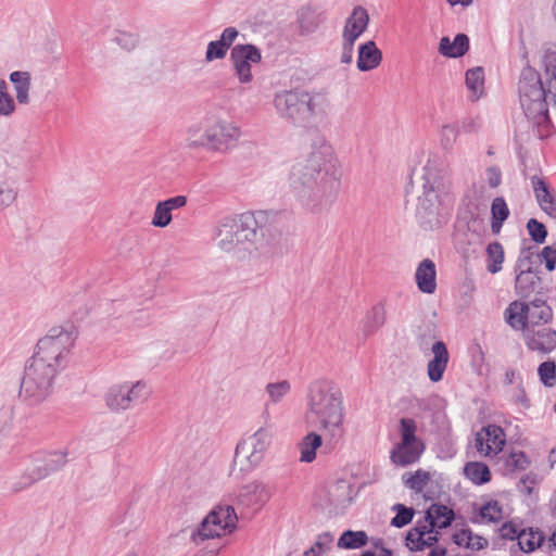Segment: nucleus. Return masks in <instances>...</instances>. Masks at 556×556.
<instances>
[{"label":"nucleus","instance_id":"1","mask_svg":"<svg viewBox=\"0 0 556 556\" xmlns=\"http://www.w3.org/2000/svg\"><path fill=\"white\" fill-rule=\"evenodd\" d=\"M332 156L331 146L323 142L290 169L291 193L306 212L319 214L328 210L337 197L339 182L328 174Z\"/></svg>","mask_w":556,"mask_h":556},{"label":"nucleus","instance_id":"2","mask_svg":"<svg viewBox=\"0 0 556 556\" xmlns=\"http://www.w3.org/2000/svg\"><path fill=\"white\" fill-rule=\"evenodd\" d=\"M421 180L416 217L425 230H432L445 224L451 214L454 202L451 181L441 164L432 159L422 167Z\"/></svg>","mask_w":556,"mask_h":556},{"label":"nucleus","instance_id":"3","mask_svg":"<svg viewBox=\"0 0 556 556\" xmlns=\"http://www.w3.org/2000/svg\"><path fill=\"white\" fill-rule=\"evenodd\" d=\"M76 339L74 327L54 326L37 341V402L50 395L55 377L68 363Z\"/></svg>","mask_w":556,"mask_h":556},{"label":"nucleus","instance_id":"4","mask_svg":"<svg viewBox=\"0 0 556 556\" xmlns=\"http://www.w3.org/2000/svg\"><path fill=\"white\" fill-rule=\"evenodd\" d=\"M307 417L319 430L331 438H342L345 433L343 395L340 389L328 379H316L307 388Z\"/></svg>","mask_w":556,"mask_h":556},{"label":"nucleus","instance_id":"5","mask_svg":"<svg viewBox=\"0 0 556 556\" xmlns=\"http://www.w3.org/2000/svg\"><path fill=\"white\" fill-rule=\"evenodd\" d=\"M519 98L526 116L541 124L548 119L546 91L540 75L531 67L523 68L519 80Z\"/></svg>","mask_w":556,"mask_h":556},{"label":"nucleus","instance_id":"6","mask_svg":"<svg viewBox=\"0 0 556 556\" xmlns=\"http://www.w3.org/2000/svg\"><path fill=\"white\" fill-rule=\"evenodd\" d=\"M238 516L230 504L215 506L201 523L192 530L190 540L199 545L206 540L220 538L237 528Z\"/></svg>","mask_w":556,"mask_h":556},{"label":"nucleus","instance_id":"7","mask_svg":"<svg viewBox=\"0 0 556 556\" xmlns=\"http://www.w3.org/2000/svg\"><path fill=\"white\" fill-rule=\"evenodd\" d=\"M273 441V432L267 427L258 428L254 433L243 437L235 451V464L240 470L250 472L261 465Z\"/></svg>","mask_w":556,"mask_h":556},{"label":"nucleus","instance_id":"8","mask_svg":"<svg viewBox=\"0 0 556 556\" xmlns=\"http://www.w3.org/2000/svg\"><path fill=\"white\" fill-rule=\"evenodd\" d=\"M150 393L148 384L142 380L123 381L109 387L103 400L111 412L122 413L137 404L144 403Z\"/></svg>","mask_w":556,"mask_h":556},{"label":"nucleus","instance_id":"9","mask_svg":"<svg viewBox=\"0 0 556 556\" xmlns=\"http://www.w3.org/2000/svg\"><path fill=\"white\" fill-rule=\"evenodd\" d=\"M506 320L516 330L546 325L553 316L552 308L542 300L530 303L513 302L506 308Z\"/></svg>","mask_w":556,"mask_h":556},{"label":"nucleus","instance_id":"10","mask_svg":"<svg viewBox=\"0 0 556 556\" xmlns=\"http://www.w3.org/2000/svg\"><path fill=\"white\" fill-rule=\"evenodd\" d=\"M417 424L412 418H402L400 420L401 441L391 451L390 458L397 466H408L419 460L426 446L425 443L416 437Z\"/></svg>","mask_w":556,"mask_h":556},{"label":"nucleus","instance_id":"11","mask_svg":"<svg viewBox=\"0 0 556 556\" xmlns=\"http://www.w3.org/2000/svg\"><path fill=\"white\" fill-rule=\"evenodd\" d=\"M262 61L261 50L251 43L236 45L230 51V62L233 73L241 84H249L253 80L252 64Z\"/></svg>","mask_w":556,"mask_h":556},{"label":"nucleus","instance_id":"12","mask_svg":"<svg viewBox=\"0 0 556 556\" xmlns=\"http://www.w3.org/2000/svg\"><path fill=\"white\" fill-rule=\"evenodd\" d=\"M210 152L227 153L233 149L240 137V128L232 122L216 119L210 123Z\"/></svg>","mask_w":556,"mask_h":556},{"label":"nucleus","instance_id":"13","mask_svg":"<svg viewBox=\"0 0 556 556\" xmlns=\"http://www.w3.org/2000/svg\"><path fill=\"white\" fill-rule=\"evenodd\" d=\"M303 90H282L275 94L274 106L277 113L292 124L303 125Z\"/></svg>","mask_w":556,"mask_h":556},{"label":"nucleus","instance_id":"14","mask_svg":"<svg viewBox=\"0 0 556 556\" xmlns=\"http://www.w3.org/2000/svg\"><path fill=\"white\" fill-rule=\"evenodd\" d=\"M506 444V434L502 427L489 424L482 427L475 435V447L480 456L492 457L503 451Z\"/></svg>","mask_w":556,"mask_h":556},{"label":"nucleus","instance_id":"15","mask_svg":"<svg viewBox=\"0 0 556 556\" xmlns=\"http://www.w3.org/2000/svg\"><path fill=\"white\" fill-rule=\"evenodd\" d=\"M527 348L542 354L551 353L556 348V330L547 325L523 329Z\"/></svg>","mask_w":556,"mask_h":556},{"label":"nucleus","instance_id":"16","mask_svg":"<svg viewBox=\"0 0 556 556\" xmlns=\"http://www.w3.org/2000/svg\"><path fill=\"white\" fill-rule=\"evenodd\" d=\"M274 486L262 481H252L243 485L237 494V503L245 507H262L274 495Z\"/></svg>","mask_w":556,"mask_h":556},{"label":"nucleus","instance_id":"17","mask_svg":"<svg viewBox=\"0 0 556 556\" xmlns=\"http://www.w3.org/2000/svg\"><path fill=\"white\" fill-rule=\"evenodd\" d=\"M303 125L324 121L330 111L331 104L324 92H308L303 90Z\"/></svg>","mask_w":556,"mask_h":556},{"label":"nucleus","instance_id":"18","mask_svg":"<svg viewBox=\"0 0 556 556\" xmlns=\"http://www.w3.org/2000/svg\"><path fill=\"white\" fill-rule=\"evenodd\" d=\"M213 239L225 252H232L240 248L233 215L220 218L213 231Z\"/></svg>","mask_w":556,"mask_h":556},{"label":"nucleus","instance_id":"19","mask_svg":"<svg viewBox=\"0 0 556 556\" xmlns=\"http://www.w3.org/2000/svg\"><path fill=\"white\" fill-rule=\"evenodd\" d=\"M233 218L240 247L241 249L247 250L248 245L253 244L256 240L258 229L257 217L251 212H245L239 215H233Z\"/></svg>","mask_w":556,"mask_h":556},{"label":"nucleus","instance_id":"20","mask_svg":"<svg viewBox=\"0 0 556 556\" xmlns=\"http://www.w3.org/2000/svg\"><path fill=\"white\" fill-rule=\"evenodd\" d=\"M427 523L417 525L406 535V546L414 552L432 547L438 542V532Z\"/></svg>","mask_w":556,"mask_h":556},{"label":"nucleus","instance_id":"21","mask_svg":"<svg viewBox=\"0 0 556 556\" xmlns=\"http://www.w3.org/2000/svg\"><path fill=\"white\" fill-rule=\"evenodd\" d=\"M431 351L433 353V358L429 361L427 366L428 377L432 382H438L443 378L450 355L443 341H437L433 343Z\"/></svg>","mask_w":556,"mask_h":556},{"label":"nucleus","instance_id":"22","mask_svg":"<svg viewBox=\"0 0 556 556\" xmlns=\"http://www.w3.org/2000/svg\"><path fill=\"white\" fill-rule=\"evenodd\" d=\"M369 23L367 10L361 5L353 9L352 14L346 20L343 29V39L356 41V39L366 30Z\"/></svg>","mask_w":556,"mask_h":556},{"label":"nucleus","instance_id":"23","mask_svg":"<svg viewBox=\"0 0 556 556\" xmlns=\"http://www.w3.org/2000/svg\"><path fill=\"white\" fill-rule=\"evenodd\" d=\"M415 280L422 293L432 294L437 290L435 264L430 258L422 260L415 273Z\"/></svg>","mask_w":556,"mask_h":556},{"label":"nucleus","instance_id":"24","mask_svg":"<svg viewBox=\"0 0 556 556\" xmlns=\"http://www.w3.org/2000/svg\"><path fill=\"white\" fill-rule=\"evenodd\" d=\"M531 186L540 207L551 217L556 218V201L544 179L534 175Z\"/></svg>","mask_w":556,"mask_h":556},{"label":"nucleus","instance_id":"25","mask_svg":"<svg viewBox=\"0 0 556 556\" xmlns=\"http://www.w3.org/2000/svg\"><path fill=\"white\" fill-rule=\"evenodd\" d=\"M382 52L378 49L375 41L369 40L358 48L357 68L361 72L371 71L380 65Z\"/></svg>","mask_w":556,"mask_h":556},{"label":"nucleus","instance_id":"26","mask_svg":"<svg viewBox=\"0 0 556 556\" xmlns=\"http://www.w3.org/2000/svg\"><path fill=\"white\" fill-rule=\"evenodd\" d=\"M42 465L37 466V480L43 479L59 470L66 464V454L63 452L41 453L38 459Z\"/></svg>","mask_w":556,"mask_h":556},{"label":"nucleus","instance_id":"27","mask_svg":"<svg viewBox=\"0 0 556 556\" xmlns=\"http://www.w3.org/2000/svg\"><path fill=\"white\" fill-rule=\"evenodd\" d=\"M469 49V38L465 34H457L453 41L448 37H442L439 52L447 58H460Z\"/></svg>","mask_w":556,"mask_h":556},{"label":"nucleus","instance_id":"28","mask_svg":"<svg viewBox=\"0 0 556 556\" xmlns=\"http://www.w3.org/2000/svg\"><path fill=\"white\" fill-rule=\"evenodd\" d=\"M35 354H33L25 363L24 375L21 379L18 397L33 405L35 396Z\"/></svg>","mask_w":556,"mask_h":556},{"label":"nucleus","instance_id":"29","mask_svg":"<svg viewBox=\"0 0 556 556\" xmlns=\"http://www.w3.org/2000/svg\"><path fill=\"white\" fill-rule=\"evenodd\" d=\"M454 510L443 504H432L426 515V521L431 528L444 529L454 520Z\"/></svg>","mask_w":556,"mask_h":556},{"label":"nucleus","instance_id":"30","mask_svg":"<svg viewBox=\"0 0 556 556\" xmlns=\"http://www.w3.org/2000/svg\"><path fill=\"white\" fill-rule=\"evenodd\" d=\"M210 123L192 125L186 131V147L192 150L204 149L210 152Z\"/></svg>","mask_w":556,"mask_h":556},{"label":"nucleus","instance_id":"31","mask_svg":"<svg viewBox=\"0 0 556 556\" xmlns=\"http://www.w3.org/2000/svg\"><path fill=\"white\" fill-rule=\"evenodd\" d=\"M386 323V311L382 304L372 306L362 321V332L365 337L376 333Z\"/></svg>","mask_w":556,"mask_h":556},{"label":"nucleus","instance_id":"32","mask_svg":"<svg viewBox=\"0 0 556 556\" xmlns=\"http://www.w3.org/2000/svg\"><path fill=\"white\" fill-rule=\"evenodd\" d=\"M518 545L519 548L525 553H532L536 548L541 547L544 543L545 536L543 532L539 529L534 530L530 528L529 530H521L518 535Z\"/></svg>","mask_w":556,"mask_h":556},{"label":"nucleus","instance_id":"33","mask_svg":"<svg viewBox=\"0 0 556 556\" xmlns=\"http://www.w3.org/2000/svg\"><path fill=\"white\" fill-rule=\"evenodd\" d=\"M464 475L473 484L481 485L491 480L489 467L481 462H469L464 467Z\"/></svg>","mask_w":556,"mask_h":556},{"label":"nucleus","instance_id":"34","mask_svg":"<svg viewBox=\"0 0 556 556\" xmlns=\"http://www.w3.org/2000/svg\"><path fill=\"white\" fill-rule=\"evenodd\" d=\"M323 439L315 432L307 433L299 444L300 460L303 463H312L316 458V450L321 446Z\"/></svg>","mask_w":556,"mask_h":556},{"label":"nucleus","instance_id":"35","mask_svg":"<svg viewBox=\"0 0 556 556\" xmlns=\"http://www.w3.org/2000/svg\"><path fill=\"white\" fill-rule=\"evenodd\" d=\"M491 229L493 233H498L503 227L504 222L509 216V208L504 198L497 197L491 204Z\"/></svg>","mask_w":556,"mask_h":556},{"label":"nucleus","instance_id":"36","mask_svg":"<svg viewBox=\"0 0 556 556\" xmlns=\"http://www.w3.org/2000/svg\"><path fill=\"white\" fill-rule=\"evenodd\" d=\"M466 86L472 100H478L484 90V71L478 66L466 72Z\"/></svg>","mask_w":556,"mask_h":556},{"label":"nucleus","instance_id":"37","mask_svg":"<svg viewBox=\"0 0 556 556\" xmlns=\"http://www.w3.org/2000/svg\"><path fill=\"white\" fill-rule=\"evenodd\" d=\"M505 260L503 245L497 242H491L486 247V269L491 274H496L502 270Z\"/></svg>","mask_w":556,"mask_h":556},{"label":"nucleus","instance_id":"38","mask_svg":"<svg viewBox=\"0 0 556 556\" xmlns=\"http://www.w3.org/2000/svg\"><path fill=\"white\" fill-rule=\"evenodd\" d=\"M453 538L455 544L473 551H480L488 546V540L483 536L472 533L470 529H464L458 533H455Z\"/></svg>","mask_w":556,"mask_h":556},{"label":"nucleus","instance_id":"39","mask_svg":"<svg viewBox=\"0 0 556 556\" xmlns=\"http://www.w3.org/2000/svg\"><path fill=\"white\" fill-rule=\"evenodd\" d=\"M540 285V277L536 273L517 274L515 289L516 292L523 298L532 294Z\"/></svg>","mask_w":556,"mask_h":556},{"label":"nucleus","instance_id":"40","mask_svg":"<svg viewBox=\"0 0 556 556\" xmlns=\"http://www.w3.org/2000/svg\"><path fill=\"white\" fill-rule=\"evenodd\" d=\"M265 391L268 395V401L265 403V414L268 415V406L269 404H278L280 403L286 395H288L291 391V384L287 380H281L278 382H270L266 386Z\"/></svg>","mask_w":556,"mask_h":556},{"label":"nucleus","instance_id":"41","mask_svg":"<svg viewBox=\"0 0 556 556\" xmlns=\"http://www.w3.org/2000/svg\"><path fill=\"white\" fill-rule=\"evenodd\" d=\"M10 80L14 85L17 101L26 103L30 87V74L28 72H13L10 74Z\"/></svg>","mask_w":556,"mask_h":556},{"label":"nucleus","instance_id":"42","mask_svg":"<svg viewBox=\"0 0 556 556\" xmlns=\"http://www.w3.org/2000/svg\"><path fill=\"white\" fill-rule=\"evenodd\" d=\"M429 481L430 473L424 469H418L415 472H405L402 476L403 484L415 493H421Z\"/></svg>","mask_w":556,"mask_h":556},{"label":"nucleus","instance_id":"43","mask_svg":"<svg viewBox=\"0 0 556 556\" xmlns=\"http://www.w3.org/2000/svg\"><path fill=\"white\" fill-rule=\"evenodd\" d=\"M368 536L365 531H344L338 540V547L345 549H354L363 547L367 544Z\"/></svg>","mask_w":556,"mask_h":556},{"label":"nucleus","instance_id":"44","mask_svg":"<svg viewBox=\"0 0 556 556\" xmlns=\"http://www.w3.org/2000/svg\"><path fill=\"white\" fill-rule=\"evenodd\" d=\"M472 123H457L453 125H445L442 128V140L444 146L453 143L457 136L462 134L463 131H470V128L472 127Z\"/></svg>","mask_w":556,"mask_h":556},{"label":"nucleus","instance_id":"45","mask_svg":"<svg viewBox=\"0 0 556 556\" xmlns=\"http://www.w3.org/2000/svg\"><path fill=\"white\" fill-rule=\"evenodd\" d=\"M540 381L545 387L552 388L556 384V364L554 361H546L540 364L538 368Z\"/></svg>","mask_w":556,"mask_h":556},{"label":"nucleus","instance_id":"46","mask_svg":"<svg viewBox=\"0 0 556 556\" xmlns=\"http://www.w3.org/2000/svg\"><path fill=\"white\" fill-rule=\"evenodd\" d=\"M480 516L488 522H498L503 518V507L497 501H491L480 508Z\"/></svg>","mask_w":556,"mask_h":556},{"label":"nucleus","instance_id":"47","mask_svg":"<svg viewBox=\"0 0 556 556\" xmlns=\"http://www.w3.org/2000/svg\"><path fill=\"white\" fill-rule=\"evenodd\" d=\"M173 219L172 211L161 201L156 204L151 224L154 227L164 228L170 224Z\"/></svg>","mask_w":556,"mask_h":556},{"label":"nucleus","instance_id":"48","mask_svg":"<svg viewBox=\"0 0 556 556\" xmlns=\"http://www.w3.org/2000/svg\"><path fill=\"white\" fill-rule=\"evenodd\" d=\"M393 509L396 510V515L392 518L391 526L402 528L412 521L414 517V510L412 508H407L402 504H395Z\"/></svg>","mask_w":556,"mask_h":556},{"label":"nucleus","instance_id":"49","mask_svg":"<svg viewBox=\"0 0 556 556\" xmlns=\"http://www.w3.org/2000/svg\"><path fill=\"white\" fill-rule=\"evenodd\" d=\"M5 80L0 79V115L9 116L14 112L15 104L13 98L8 92Z\"/></svg>","mask_w":556,"mask_h":556},{"label":"nucleus","instance_id":"50","mask_svg":"<svg viewBox=\"0 0 556 556\" xmlns=\"http://www.w3.org/2000/svg\"><path fill=\"white\" fill-rule=\"evenodd\" d=\"M530 464V460L525 452L514 451L506 458V467L511 470H525Z\"/></svg>","mask_w":556,"mask_h":556},{"label":"nucleus","instance_id":"51","mask_svg":"<svg viewBox=\"0 0 556 556\" xmlns=\"http://www.w3.org/2000/svg\"><path fill=\"white\" fill-rule=\"evenodd\" d=\"M113 41L125 51L134 50L138 42V36L128 31H117L113 38Z\"/></svg>","mask_w":556,"mask_h":556},{"label":"nucleus","instance_id":"52","mask_svg":"<svg viewBox=\"0 0 556 556\" xmlns=\"http://www.w3.org/2000/svg\"><path fill=\"white\" fill-rule=\"evenodd\" d=\"M527 229L531 239L536 243H543L547 237V230L544 224L535 218H530L527 223Z\"/></svg>","mask_w":556,"mask_h":556},{"label":"nucleus","instance_id":"53","mask_svg":"<svg viewBox=\"0 0 556 556\" xmlns=\"http://www.w3.org/2000/svg\"><path fill=\"white\" fill-rule=\"evenodd\" d=\"M227 51L228 49L219 40L210 41L205 52V61L222 60L226 56Z\"/></svg>","mask_w":556,"mask_h":556},{"label":"nucleus","instance_id":"54","mask_svg":"<svg viewBox=\"0 0 556 556\" xmlns=\"http://www.w3.org/2000/svg\"><path fill=\"white\" fill-rule=\"evenodd\" d=\"M532 258L533 253L528 250H522L515 265V271L517 274L522 273H534L532 270Z\"/></svg>","mask_w":556,"mask_h":556},{"label":"nucleus","instance_id":"55","mask_svg":"<svg viewBox=\"0 0 556 556\" xmlns=\"http://www.w3.org/2000/svg\"><path fill=\"white\" fill-rule=\"evenodd\" d=\"M538 257L545 263L548 271L556 268V244L544 247Z\"/></svg>","mask_w":556,"mask_h":556},{"label":"nucleus","instance_id":"56","mask_svg":"<svg viewBox=\"0 0 556 556\" xmlns=\"http://www.w3.org/2000/svg\"><path fill=\"white\" fill-rule=\"evenodd\" d=\"M543 64L545 66V72L552 78L556 77V51L546 50L543 55Z\"/></svg>","mask_w":556,"mask_h":556},{"label":"nucleus","instance_id":"57","mask_svg":"<svg viewBox=\"0 0 556 556\" xmlns=\"http://www.w3.org/2000/svg\"><path fill=\"white\" fill-rule=\"evenodd\" d=\"M485 179L490 188H497L502 184V172L497 166L485 169Z\"/></svg>","mask_w":556,"mask_h":556},{"label":"nucleus","instance_id":"58","mask_svg":"<svg viewBox=\"0 0 556 556\" xmlns=\"http://www.w3.org/2000/svg\"><path fill=\"white\" fill-rule=\"evenodd\" d=\"M238 36V29L236 27L229 26L223 30L218 40L229 50Z\"/></svg>","mask_w":556,"mask_h":556},{"label":"nucleus","instance_id":"59","mask_svg":"<svg viewBox=\"0 0 556 556\" xmlns=\"http://www.w3.org/2000/svg\"><path fill=\"white\" fill-rule=\"evenodd\" d=\"M15 192L5 184H0V210L10 205L15 200Z\"/></svg>","mask_w":556,"mask_h":556},{"label":"nucleus","instance_id":"60","mask_svg":"<svg viewBox=\"0 0 556 556\" xmlns=\"http://www.w3.org/2000/svg\"><path fill=\"white\" fill-rule=\"evenodd\" d=\"M334 540L333 534L330 532H324L318 535L314 546L319 551V553H325L328 551Z\"/></svg>","mask_w":556,"mask_h":556},{"label":"nucleus","instance_id":"61","mask_svg":"<svg viewBox=\"0 0 556 556\" xmlns=\"http://www.w3.org/2000/svg\"><path fill=\"white\" fill-rule=\"evenodd\" d=\"M355 41L343 39L342 52L340 62L343 64H350L353 60Z\"/></svg>","mask_w":556,"mask_h":556},{"label":"nucleus","instance_id":"62","mask_svg":"<svg viewBox=\"0 0 556 556\" xmlns=\"http://www.w3.org/2000/svg\"><path fill=\"white\" fill-rule=\"evenodd\" d=\"M518 533L517 528L511 522H505L500 528V535L505 540H515Z\"/></svg>","mask_w":556,"mask_h":556},{"label":"nucleus","instance_id":"63","mask_svg":"<svg viewBox=\"0 0 556 556\" xmlns=\"http://www.w3.org/2000/svg\"><path fill=\"white\" fill-rule=\"evenodd\" d=\"M187 201L188 200L186 195H176L162 202L168 207L169 211L173 212L174 210L186 206Z\"/></svg>","mask_w":556,"mask_h":556},{"label":"nucleus","instance_id":"64","mask_svg":"<svg viewBox=\"0 0 556 556\" xmlns=\"http://www.w3.org/2000/svg\"><path fill=\"white\" fill-rule=\"evenodd\" d=\"M58 37L56 35H52V37L48 39L45 49L49 54H52L53 58H55V54L58 53Z\"/></svg>","mask_w":556,"mask_h":556}]
</instances>
